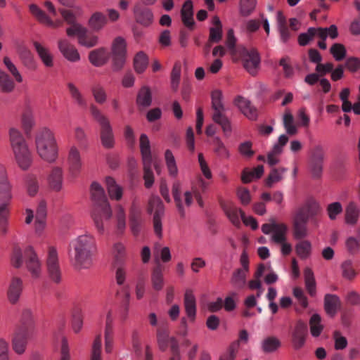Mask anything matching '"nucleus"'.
I'll return each mask as SVG.
<instances>
[{
    "mask_svg": "<svg viewBox=\"0 0 360 360\" xmlns=\"http://www.w3.org/2000/svg\"><path fill=\"white\" fill-rule=\"evenodd\" d=\"M234 104L249 120H255L257 119V110L248 99L241 96H238L234 100Z\"/></svg>",
    "mask_w": 360,
    "mask_h": 360,
    "instance_id": "obj_22",
    "label": "nucleus"
},
{
    "mask_svg": "<svg viewBox=\"0 0 360 360\" xmlns=\"http://www.w3.org/2000/svg\"><path fill=\"white\" fill-rule=\"evenodd\" d=\"M72 251L70 252L71 262L77 269H86L91 266L97 252L95 238L84 234L78 236L70 243Z\"/></svg>",
    "mask_w": 360,
    "mask_h": 360,
    "instance_id": "obj_1",
    "label": "nucleus"
},
{
    "mask_svg": "<svg viewBox=\"0 0 360 360\" xmlns=\"http://www.w3.org/2000/svg\"><path fill=\"white\" fill-rule=\"evenodd\" d=\"M69 172L72 176H77L81 171L82 162L79 150L72 146L70 147L68 156Z\"/></svg>",
    "mask_w": 360,
    "mask_h": 360,
    "instance_id": "obj_19",
    "label": "nucleus"
},
{
    "mask_svg": "<svg viewBox=\"0 0 360 360\" xmlns=\"http://www.w3.org/2000/svg\"><path fill=\"white\" fill-rule=\"evenodd\" d=\"M90 62L96 67L104 65L108 59V53L105 49L101 48L91 51L89 56Z\"/></svg>",
    "mask_w": 360,
    "mask_h": 360,
    "instance_id": "obj_33",
    "label": "nucleus"
},
{
    "mask_svg": "<svg viewBox=\"0 0 360 360\" xmlns=\"http://www.w3.org/2000/svg\"><path fill=\"white\" fill-rule=\"evenodd\" d=\"M157 342L160 350L166 351L170 341L169 332L166 326H160L156 331Z\"/></svg>",
    "mask_w": 360,
    "mask_h": 360,
    "instance_id": "obj_34",
    "label": "nucleus"
},
{
    "mask_svg": "<svg viewBox=\"0 0 360 360\" xmlns=\"http://www.w3.org/2000/svg\"><path fill=\"white\" fill-rule=\"evenodd\" d=\"M10 143L15 160L22 170H27L33 160L32 154L20 131L15 128L9 130Z\"/></svg>",
    "mask_w": 360,
    "mask_h": 360,
    "instance_id": "obj_3",
    "label": "nucleus"
},
{
    "mask_svg": "<svg viewBox=\"0 0 360 360\" xmlns=\"http://www.w3.org/2000/svg\"><path fill=\"white\" fill-rule=\"evenodd\" d=\"M59 12L63 18L70 26L67 29H72L76 25H81L77 22L76 15L73 10L68 8H59Z\"/></svg>",
    "mask_w": 360,
    "mask_h": 360,
    "instance_id": "obj_53",
    "label": "nucleus"
},
{
    "mask_svg": "<svg viewBox=\"0 0 360 360\" xmlns=\"http://www.w3.org/2000/svg\"><path fill=\"white\" fill-rule=\"evenodd\" d=\"M257 0H240V13L242 16L250 15L255 10Z\"/></svg>",
    "mask_w": 360,
    "mask_h": 360,
    "instance_id": "obj_59",
    "label": "nucleus"
},
{
    "mask_svg": "<svg viewBox=\"0 0 360 360\" xmlns=\"http://www.w3.org/2000/svg\"><path fill=\"white\" fill-rule=\"evenodd\" d=\"M90 112L93 118L99 124L100 138L102 145L105 148H112L115 144V139L112 127L109 119L94 104L90 106Z\"/></svg>",
    "mask_w": 360,
    "mask_h": 360,
    "instance_id": "obj_7",
    "label": "nucleus"
},
{
    "mask_svg": "<svg viewBox=\"0 0 360 360\" xmlns=\"http://www.w3.org/2000/svg\"><path fill=\"white\" fill-rule=\"evenodd\" d=\"M307 333V323L299 320L292 331V343L295 349H299L304 345Z\"/></svg>",
    "mask_w": 360,
    "mask_h": 360,
    "instance_id": "obj_16",
    "label": "nucleus"
},
{
    "mask_svg": "<svg viewBox=\"0 0 360 360\" xmlns=\"http://www.w3.org/2000/svg\"><path fill=\"white\" fill-rule=\"evenodd\" d=\"M32 15L40 22L53 28H57L63 26V21L57 20L53 21L46 13L42 11L37 5L32 4L29 6Z\"/></svg>",
    "mask_w": 360,
    "mask_h": 360,
    "instance_id": "obj_17",
    "label": "nucleus"
},
{
    "mask_svg": "<svg viewBox=\"0 0 360 360\" xmlns=\"http://www.w3.org/2000/svg\"><path fill=\"white\" fill-rule=\"evenodd\" d=\"M340 300L337 295L327 294L324 298V308L328 314L334 316L340 305Z\"/></svg>",
    "mask_w": 360,
    "mask_h": 360,
    "instance_id": "obj_38",
    "label": "nucleus"
},
{
    "mask_svg": "<svg viewBox=\"0 0 360 360\" xmlns=\"http://www.w3.org/2000/svg\"><path fill=\"white\" fill-rule=\"evenodd\" d=\"M24 262L32 277L37 278L40 276L41 264L33 248L27 246L22 249L19 245H14L11 254V265L19 269Z\"/></svg>",
    "mask_w": 360,
    "mask_h": 360,
    "instance_id": "obj_2",
    "label": "nucleus"
},
{
    "mask_svg": "<svg viewBox=\"0 0 360 360\" xmlns=\"http://www.w3.org/2000/svg\"><path fill=\"white\" fill-rule=\"evenodd\" d=\"M248 272L239 269H236L231 277V284L238 290L243 289L246 285V277Z\"/></svg>",
    "mask_w": 360,
    "mask_h": 360,
    "instance_id": "obj_36",
    "label": "nucleus"
},
{
    "mask_svg": "<svg viewBox=\"0 0 360 360\" xmlns=\"http://www.w3.org/2000/svg\"><path fill=\"white\" fill-rule=\"evenodd\" d=\"M38 155L45 161L53 162L58 156V148L53 133L48 128L39 129L35 136Z\"/></svg>",
    "mask_w": 360,
    "mask_h": 360,
    "instance_id": "obj_5",
    "label": "nucleus"
},
{
    "mask_svg": "<svg viewBox=\"0 0 360 360\" xmlns=\"http://www.w3.org/2000/svg\"><path fill=\"white\" fill-rule=\"evenodd\" d=\"M184 307L187 316L193 321L196 314L195 297L191 290H186L184 295Z\"/></svg>",
    "mask_w": 360,
    "mask_h": 360,
    "instance_id": "obj_30",
    "label": "nucleus"
},
{
    "mask_svg": "<svg viewBox=\"0 0 360 360\" xmlns=\"http://www.w3.org/2000/svg\"><path fill=\"white\" fill-rule=\"evenodd\" d=\"M213 24L214 27L210 30L209 40L212 42H219L222 37V25L219 18L217 16L214 17Z\"/></svg>",
    "mask_w": 360,
    "mask_h": 360,
    "instance_id": "obj_44",
    "label": "nucleus"
},
{
    "mask_svg": "<svg viewBox=\"0 0 360 360\" xmlns=\"http://www.w3.org/2000/svg\"><path fill=\"white\" fill-rule=\"evenodd\" d=\"M342 276L349 280L353 279L356 273L351 260H346L341 265Z\"/></svg>",
    "mask_w": 360,
    "mask_h": 360,
    "instance_id": "obj_64",
    "label": "nucleus"
},
{
    "mask_svg": "<svg viewBox=\"0 0 360 360\" xmlns=\"http://www.w3.org/2000/svg\"><path fill=\"white\" fill-rule=\"evenodd\" d=\"M264 173V167L260 165L254 168L252 170L248 169H244L242 175L241 180L244 184L251 182L255 179H259Z\"/></svg>",
    "mask_w": 360,
    "mask_h": 360,
    "instance_id": "obj_39",
    "label": "nucleus"
},
{
    "mask_svg": "<svg viewBox=\"0 0 360 360\" xmlns=\"http://www.w3.org/2000/svg\"><path fill=\"white\" fill-rule=\"evenodd\" d=\"M91 93L95 101L98 104H103L107 101V93L101 84H95L91 87Z\"/></svg>",
    "mask_w": 360,
    "mask_h": 360,
    "instance_id": "obj_55",
    "label": "nucleus"
},
{
    "mask_svg": "<svg viewBox=\"0 0 360 360\" xmlns=\"http://www.w3.org/2000/svg\"><path fill=\"white\" fill-rule=\"evenodd\" d=\"M68 88L72 98L77 102V103L82 107L86 105V100L83 98L82 94L76 86L72 83L68 84Z\"/></svg>",
    "mask_w": 360,
    "mask_h": 360,
    "instance_id": "obj_63",
    "label": "nucleus"
},
{
    "mask_svg": "<svg viewBox=\"0 0 360 360\" xmlns=\"http://www.w3.org/2000/svg\"><path fill=\"white\" fill-rule=\"evenodd\" d=\"M223 95L219 90H214L211 94L212 109L214 110L212 120L219 124L226 136L231 132V124L229 118L224 114L225 107L222 102Z\"/></svg>",
    "mask_w": 360,
    "mask_h": 360,
    "instance_id": "obj_8",
    "label": "nucleus"
},
{
    "mask_svg": "<svg viewBox=\"0 0 360 360\" xmlns=\"http://www.w3.org/2000/svg\"><path fill=\"white\" fill-rule=\"evenodd\" d=\"M288 226H262V231L265 234H271L272 240L281 243L286 240V233Z\"/></svg>",
    "mask_w": 360,
    "mask_h": 360,
    "instance_id": "obj_26",
    "label": "nucleus"
},
{
    "mask_svg": "<svg viewBox=\"0 0 360 360\" xmlns=\"http://www.w3.org/2000/svg\"><path fill=\"white\" fill-rule=\"evenodd\" d=\"M238 51L237 56L242 60L244 68L250 74L255 75L260 63L259 53L255 49L240 48Z\"/></svg>",
    "mask_w": 360,
    "mask_h": 360,
    "instance_id": "obj_12",
    "label": "nucleus"
},
{
    "mask_svg": "<svg viewBox=\"0 0 360 360\" xmlns=\"http://www.w3.org/2000/svg\"><path fill=\"white\" fill-rule=\"evenodd\" d=\"M322 214L323 210L319 202L314 199L307 200L294 212L293 225L319 223Z\"/></svg>",
    "mask_w": 360,
    "mask_h": 360,
    "instance_id": "obj_6",
    "label": "nucleus"
},
{
    "mask_svg": "<svg viewBox=\"0 0 360 360\" xmlns=\"http://www.w3.org/2000/svg\"><path fill=\"white\" fill-rule=\"evenodd\" d=\"M311 243L307 240H302L295 246V252L301 259H306L310 254Z\"/></svg>",
    "mask_w": 360,
    "mask_h": 360,
    "instance_id": "obj_62",
    "label": "nucleus"
},
{
    "mask_svg": "<svg viewBox=\"0 0 360 360\" xmlns=\"http://www.w3.org/2000/svg\"><path fill=\"white\" fill-rule=\"evenodd\" d=\"M25 181L29 195H35L39 190V181L36 175L32 174L27 175Z\"/></svg>",
    "mask_w": 360,
    "mask_h": 360,
    "instance_id": "obj_56",
    "label": "nucleus"
},
{
    "mask_svg": "<svg viewBox=\"0 0 360 360\" xmlns=\"http://www.w3.org/2000/svg\"><path fill=\"white\" fill-rule=\"evenodd\" d=\"M286 172L287 169L285 167L273 168L266 179V186L271 187L274 184L281 181Z\"/></svg>",
    "mask_w": 360,
    "mask_h": 360,
    "instance_id": "obj_47",
    "label": "nucleus"
},
{
    "mask_svg": "<svg viewBox=\"0 0 360 360\" xmlns=\"http://www.w3.org/2000/svg\"><path fill=\"white\" fill-rule=\"evenodd\" d=\"M223 209L227 217L233 224V225H238L240 219H242L244 225H257V221L254 217H246L241 210L231 204L224 205Z\"/></svg>",
    "mask_w": 360,
    "mask_h": 360,
    "instance_id": "obj_13",
    "label": "nucleus"
},
{
    "mask_svg": "<svg viewBox=\"0 0 360 360\" xmlns=\"http://www.w3.org/2000/svg\"><path fill=\"white\" fill-rule=\"evenodd\" d=\"M22 127L25 133L29 136L31 130L34 125V120L32 114L30 112H25L22 115Z\"/></svg>",
    "mask_w": 360,
    "mask_h": 360,
    "instance_id": "obj_61",
    "label": "nucleus"
},
{
    "mask_svg": "<svg viewBox=\"0 0 360 360\" xmlns=\"http://www.w3.org/2000/svg\"><path fill=\"white\" fill-rule=\"evenodd\" d=\"M283 124L288 135L293 136L297 133V127L294 123V117L290 110H285L283 117Z\"/></svg>",
    "mask_w": 360,
    "mask_h": 360,
    "instance_id": "obj_45",
    "label": "nucleus"
},
{
    "mask_svg": "<svg viewBox=\"0 0 360 360\" xmlns=\"http://www.w3.org/2000/svg\"><path fill=\"white\" fill-rule=\"evenodd\" d=\"M89 360H103L102 340L101 334L97 335L93 341L90 351Z\"/></svg>",
    "mask_w": 360,
    "mask_h": 360,
    "instance_id": "obj_43",
    "label": "nucleus"
},
{
    "mask_svg": "<svg viewBox=\"0 0 360 360\" xmlns=\"http://www.w3.org/2000/svg\"><path fill=\"white\" fill-rule=\"evenodd\" d=\"M181 18L184 24L190 29H193L194 25L193 3L191 0H187L183 5L181 11Z\"/></svg>",
    "mask_w": 360,
    "mask_h": 360,
    "instance_id": "obj_31",
    "label": "nucleus"
},
{
    "mask_svg": "<svg viewBox=\"0 0 360 360\" xmlns=\"http://www.w3.org/2000/svg\"><path fill=\"white\" fill-rule=\"evenodd\" d=\"M133 13L136 22L143 27H148L153 22V13L148 6L136 3L133 8Z\"/></svg>",
    "mask_w": 360,
    "mask_h": 360,
    "instance_id": "obj_15",
    "label": "nucleus"
},
{
    "mask_svg": "<svg viewBox=\"0 0 360 360\" xmlns=\"http://www.w3.org/2000/svg\"><path fill=\"white\" fill-rule=\"evenodd\" d=\"M105 352L107 354L112 352L114 344V330L112 325H105L104 331Z\"/></svg>",
    "mask_w": 360,
    "mask_h": 360,
    "instance_id": "obj_49",
    "label": "nucleus"
},
{
    "mask_svg": "<svg viewBox=\"0 0 360 360\" xmlns=\"http://www.w3.org/2000/svg\"><path fill=\"white\" fill-rule=\"evenodd\" d=\"M304 276L306 288L311 296H314L316 293V281L312 270L306 268L304 271Z\"/></svg>",
    "mask_w": 360,
    "mask_h": 360,
    "instance_id": "obj_50",
    "label": "nucleus"
},
{
    "mask_svg": "<svg viewBox=\"0 0 360 360\" xmlns=\"http://www.w3.org/2000/svg\"><path fill=\"white\" fill-rule=\"evenodd\" d=\"M261 345L262 349L264 352L271 353L275 352L281 346V342L277 338L269 336L264 338Z\"/></svg>",
    "mask_w": 360,
    "mask_h": 360,
    "instance_id": "obj_46",
    "label": "nucleus"
},
{
    "mask_svg": "<svg viewBox=\"0 0 360 360\" xmlns=\"http://www.w3.org/2000/svg\"><path fill=\"white\" fill-rule=\"evenodd\" d=\"M16 329L25 331L27 334L34 333V321L31 309H24L22 311L19 325L17 326Z\"/></svg>",
    "mask_w": 360,
    "mask_h": 360,
    "instance_id": "obj_24",
    "label": "nucleus"
},
{
    "mask_svg": "<svg viewBox=\"0 0 360 360\" xmlns=\"http://www.w3.org/2000/svg\"><path fill=\"white\" fill-rule=\"evenodd\" d=\"M343 212L342 205L340 202H333L326 207V213L331 221H335Z\"/></svg>",
    "mask_w": 360,
    "mask_h": 360,
    "instance_id": "obj_52",
    "label": "nucleus"
},
{
    "mask_svg": "<svg viewBox=\"0 0 360 360\" xmlns=\"http://www.w3.org/2000/svg\"><path fill=\"white\" fill-rule=\"evenodd\" d=\"M214 151L221 158H229L230 153L219 137H215L213 140Z\"/></svg>",
    "mask_w": 360,
    "mask_h": 360,
    "instance_id": "obj_60",
    "label": "nucleus"
},
{
    "mask_svg": "<svg viewBox=\"0 0 360 360\" xmlns=\"http://www.w3.org/2000/svg\"><path fill=\"white\" fill-rule=\"evenodd\" d=\"M148 212H153V225H162V217L165 213L162 201L158 196L153 195L148 201Z\"/></svg>",
    "mask_w": 360,
    "mask_h": 360,
    "instance_id": "obj_18",
    "label": "nucleus"
},
{
    "mask_svg": "<svg viewBox=\"0 0 360 360\" xmlns=\"http://www.w3.org/2000/svg\"><path fill=\"white\" fill-rule=\"evenodd\" d=\"M66 34L70 37L77 36L78 43L87 48L95 46L98 44V37L89 32L88 29L82 25H76L72 29H66Z\"/></svg>",
    "mask_w": 360,
    "mask_h": 360,
    "instance_id": "obj_11",
    "label": "nucleus"
},
{
    "mask_svg": "<svg viewBox=\"0 0 360 360\" xmlns=\"http://www.w3.org/2000/svg\"><path fill=\"white\" fill-rule=\"evenodd\" d=\"M152 96L149 88L146 86L142 87L137 95L136 103L139 106L147 108L151 105Z\"/></svg>",
    "mask_w": 360,
    "mask_h": 360,
    "instance_id": "obj_42",
    "label": "nucleus"
},
{
    "mask_svg": "<svg viewBox=\"0 0 360 360\" xmlns=\"http://www.w3.org/2000/svg\"><path fill=\"white\" fill-rule=\"evenodd\" d=\"M360 214V209L358 205L352 201L348 203L345 210V221L349 224L357 223Z\"/></svg>",
    "mask_w": 360,
    "mask_h": 360,
    "instance_id": "obj_32",
    "label": "nucleus"
},
{
    "mask_svg": "<svg viewBox=\"0 0 360 360\" xmlns=\"http://www.w3.org/2000/svg\"><path fill=\"white\" fill-rule=\"evenodd\" d=\"M46 269L48 277L52 282L56 284L61 282L63 272L59 262L58 254L55 247H49L46 259Z\"/></svg>",
    "mask_w": 360,
    "mask_h": 360,
    "instance_id": "obj_10",
    "label": "nucleus"
},
{
    "mask_svg": "<svg viewBox=\"0 0 360 360\" xmlns=\"http://www.w3.org/2000/svg\"><path fill=\"white\" fill-rule=\"evenodd\" d=\"M105 184L110 198L112 200H120L122 197V189L115 179L110 176L106 177Z\"/></svg>",
    "mask_w": 360,
    "mask_h": 360,
    "instance_id": "obj_35",
    "label": "nucleus"
},
{
    "mask_svg": "<svg viewBox=\"0 0 360 360\" xmlns=\"http://www.w3.org/2000/svg\"><path fill=\"white\" fill-rule=\"evenodd\" d=\"M325 152L321 146H315L311 152L310 169L314 178L318 179L321 176Z\"/></svg>",
    "mask_w": 360,
    "mask_h": 360,
    "instance_id": "obj_14",
    "label": "nucleus"
},
{
    "mask_svg": "<svg viewBox=\"0 0 360 360\" xmlns=\"http://www.w3.org/2000/svg\"><path fill=\"white\" fill-rule=\"evenodd\" d=\"M22 290V280L19 277H13L7 290V297L11 304H15L19 301Z\"/></svg>",
    "mask_w": 360,
    "mask_h": 360,
    "instance_id": "obj_20",
    "label": "nucleus"
},
{
    "mask_svg": "<svg viewBox=\"0 0 360 360\" xmlns=\"http://www.w3.org/2000/svg\"><path fill=\"white\" fill-rule=\"evenodd\" d=\"M14 87L13 80L5 72L0 70V91L3 93H10Z\"/></svg>",
    "mask_w": 360,
    "mask_h": 360,
    "instance_id": "obj_48",
    "label": "nucleus"
},
{
    "mask_svg": "<svg viewBox=\"0 0 360 360\" xmlns=\"http://www.w3.org/2000/svg\"><path fill=\"white\" fill-rule=\"evenodd\" d=\"M91 200L95 204L92 218L96 225L102 224L112 217V210L108 201L103 188L97 182L91 185Z\"/></svg>",
    "mask_w": 360,
    "mask_h": 360,
    "instance_id": "obj_4",
    "label": "nucleus"
},
{
    "mask_svg": "<svg viewBox=\"0 0 360 360\" xmlns=\"http://www.w3.org/2000/svg\"><path fill=\"white\" fill-rule=\"evenodd\" d=\"M49 188L55 192H59L62 190L63 175L60 167H55L52 169L47 178Z\"/></svg>",
    "mask_w": 360,
    "mask_h": 360,
    "instance_id": "obj_25",
    "label": "nucleus"
},
{
    "mask_svg": "<svg viewBox=\"0 0 360 360\" xmlns=\"http://www.w3.org/2000/svg\"><path fill=\"white\" fill-rule=\"evenodd\" d=\"M34 334H27L25 331H21L15 329L13 340L12 346L13 350L18 354L25 352L28 340Z\"/></svg>",
    "mask_w": 360,
    "mask_h": 360,
    "instance_id": "obj_23",
    "label": "nucleus"
},
{
    "mask_svg": "<svg viewBox=\"0 0 360 360\" xmlns=\"http://www.w3.org/2000/svg\"><path fill=\"white\" fill-rule=\"evenodd\" d=\"M117 297L120 300L124 308V313L122 314V319L125 320L127 319L130 300L129 287L128 285H125L123 286L120 290H117Z\"/></svg>",
    "mask_w": 360,
    "mask_h": 360,
    "instance_id": "obj_40",
    "label": "nucleus"
},
{
    "mask_svg": "<svg viewBox=\"0 0 360 360\" xmlns=\"http://www.w3.org/2000/svg\"><path fill=\"white\" fill-rule=\"evenodd\" d=\"M58 46L60 53L68 60L75 63L80 60L77 49L68 39H60Z\"/></svg>",
    "mask_w": 360,
    "mask_h": 360,
    "instance_id": "obj_21",
    "label": "nucleus"
},
{
    "mask_svg": "<svg viewBox=\"0 0 360 360\" xmlns=\"http://www.w3.org/2000/svg\"><path fill=\"white\" fill-rule=\"evenodd\" d=\"M17 53L23 65L28 69L36 68L35 61L31 51L24 45H20L17 48Z\"/></svg>",
    "mask_w": 360,
    "mask_h": 360,
    "instance_id": "obj_29",
    "label": "nucleus"
},
{
    "mask_svg": "<svg viewBox=\"0 0 360 360\" xmlns=\"http://www.w3.org/2000/svg\"><path fill=\"white\" fill-rule=\"evenodd\" d=\"M33 45L44 64L46 67H52L53 57L49 50L37 41H34Z\"/></svg>",
    "mask_w": 360,
    "mask_h": 360,
    "instance_id": "obj_41",
    "label": "nucleus"
},
{
    "mask_svg": "<svg viewBox=\"0 0 360 360\" xmlns=\"http://www.w3.org/2000/svg\"><path fill=\"white\" fill-rule=\"evenodd\" d=\"M148 65V57L143 53H138L134 59V69L136 72L142 73L146 68Z\"/></svg>",
    "mask_w": 360,
    "mask_h": 360,
    "instance_id": "obj_58",
    "label": "nucleus"
},
{
    "mask_svg": "<svg viewBox=\"0 0 360 360\" xmlns=\"http://www.w3.org/2000/svg\"><path fill=\"white\" fill-rule=\"evenodd\" d=\"M181 65L180 62H176L174 65L170 76L171 88L174 91H176L179 88L181 77Z\"/></svg>",
    "mask_w": 360,
    "mask_h": 360,
    "instance_id": "obj_51",
    "label": "nucleus"
},
{
    "mask_svg": "<svg viewBox=\"0 0 360 360\" xmlns=\"http://www.w3.org/2000/svg\"><path fill=\"white\" fill-rule=\"evenodd\" d=\"M321 321V316L317 314H313L309 320L310 332L313 337L319 336L323 330Z\"/></svg>",
    "mask_w": 360,
    "mask_h": 360,
    "instance_id": "obj_54",
    "label": "nucleus"
},
{
    "mask_svg": "<svg viewBox=\"0 0 360 360\" xmlns=\"http://www.w3.org/2000/svg\"><path fill=\"white\" fill-rule=\"evenodd\" d=\"M156 266L153 268L151 274V283L155 290L160 291L164 285V266L158 259H156Z\"/></svg>",
    "mask_w": 360,
    "mask_h": 360,
    "instance_id": "obj_27",
    "label": "nucleus"
},
{
    "mask_svg": "<svg viewBox=\"0 0 360 360\" xmlns=\"http://www.w3.org/2000/svg\"><path fill=\"white\" fill-rule=\"evenodd\" d=\"M165 159L169 174L172 176H176L178 173V169L174 157L170 150H166L165 153Z\"/></svg>",
    "mask_w": 360,
    "mask_h": 360,
    "instance_id": "obj_57",
    "label": "nucleus"
},
{
    "mask_svg": "<svg viewBox=\"0 0 360 360\" xmlns=\"http://www.w3.org/2000/svg\"><path fill=\"white\" fill-rule=\"evenodd\" d=\"M139 143L143 165V179L145 180V186L149 188L153 184L154 176L152 171L153 159L150 151V145L148 137L146 134H141Z\"/></svg>",
    "mask_w": 360,
    "mask_h": 360,
    "instance_id": "obj_9",
    "label": "nucleus"
},
{
    "mask_svg": "<svg viewBox=\"0 0 360 360\" xmlns=\"http://www.w3.org/2000/svg\"><path fill=\"white\" fill-rule=\"evenodd\" d=\"M108 22L106 15L96 11L94 12L89 19L88 25L94 32L101 30Z\"/></svg>",
    "mask_w": 360,
    "mask_h": 360,
    "instance_id": "obj_28",
    "label": "nucleus"
},
{
    "mask_svg": "<svg viewBox=\"0 0 360 360\" xmlns=\"http://www.w3.org/2000/svg\"><path fill=\"white\" fill-rule=\"evenodd\" d=\"M112 256L115 266H123L127 257L124 245L120 243H116L112 248Z\"/></svg>",
    "mask_w": 360,
    "mask_h": 360,
    "instance_id": "obj_37",
    "label": "nucleus"
}]
</instances>
